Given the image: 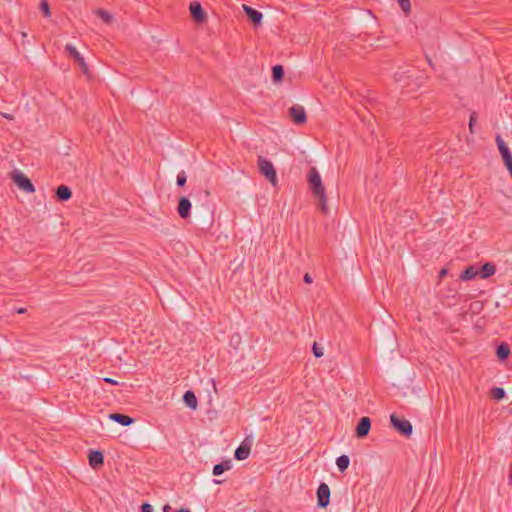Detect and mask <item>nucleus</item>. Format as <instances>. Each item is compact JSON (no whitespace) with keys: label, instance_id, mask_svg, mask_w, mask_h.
I'll use <instances>...</instances> for the list:
<instances>
[{"label":"nucleus","instance_id":"obj_1","mask_svg":"<svg viewBox=\"0 0 512 512\" xmlns=\"http://www.w3.org/2000/svg\"><path fill=\"white\" fill-rule=\"evenodd\" d=\"M308 182H309V186L312 191V194L318 200L317 205H318L319 209L323 213L326 214L328 212L326 192H325V188L322 184L320 174H319L318 170L316 169V167L310 168L309 174H308Z\"/></svg>","mask_w":512,"mask_h":512},{"label":"nucleus","instance_id":"obj_2","mask_svg":"<svg viewBox=\"0 0 512 512\" xmlns=\"http://www.w3.org/2000/svg\"><path fill=\"white\" fill-rule=\"evenodd\" d=\"M396 81H403L407 87L420 88L425 83L426 77L416 70L398 71L394 75Z\"/></svg>","mask_w":512,"mask_h":512},{"label":"nucleus","instance_id":"obj_3","mask_svg":"<svg viewBox=\"0 0 512 512\" xmlns=\"http://www.w3.org/2000/svg\"><path fill=\"white\" fill-rule=\"evenodd\" d=\"M257 163L261 174L275 187L278 179L273 163L263 156L258 157Z\"/></svg>","mask_w":512,"mask_h":512},{"label":"nucleus","instance_id":"obj_4","mask_svg":"<svg viewBox=\"0 0 512 512\" xmlns=\"http://www.w3.org/2000/svg\"><path fill=\"white\" fill-rule=\"evenodd\" d=\"M390 421L392 427L395 430H397L401 435L408 437L412 434V424L408 420L404 418H399L396 414H391Z\"/></svg>","mask_w":512,"mask_h":512},{"label":"nucleus","instance_id":"obj_5","mask_svg":"<svg viewBox=\"0 0 512 512\" xmlns=\"http://www.w3.org/2000/svg\"><path fill=\"white\" fill-rule=\"evenodd\" d=\"M11 178L14 181V183L23 191L27 193H33L35 192V187L31 180L24 175L23 173L19 171H14L11 174Z\"/></svg>","mask_w":512,"mask_h":512},{"label":"nucleus","instance_id":"obj_6","mask_svg":"<svg viewBox=\"0 0 512 512\" xmlns=\"http://www.w3.org/2000/svg\"><path fill=\"white\" fill-rule=\"evenodd\" d=\"M253 445V437L247 436L242 443L236 448L234 457L237 460H245L249 457L251 447Z\"/></svg>","mask_w":512,"mask_h":512},{"label":"nucleus","instance_id":"obj_7","mask_svg":"<svg viewBox=\"0 0 512 512\" xmlns=\"http://www.w3.org/2000/svg\"><path fill=\"white\" fill-rule=\"evenodd\" d=\"M330 502V488L326 483H321L317 489V505L326 508Z\"/></svg>","mask_w":512,"mask_h":512},{"label":"nucleus","instance_id":"obj_8","mask_svg":"<svg viewBox=\"0 0 512 512\" xmlns=\"http://www.w3.org/2000/svg\"><path fill=\"white\" fill-rule=\"evenodd\" d=\"M65 51L74 58V60L77 62V64L80 66L82 72L87 75L88 74V65L85 62V59L82 57V55L77 51V49L71 45L66 44Z\"/></svg>","mask_w":512,"mask_h":512},{"label":"nucleus","instance_id":"obj_9","mask_svg":"<svg viewBox=\"0 0 512 512\" xmlns=\"http://www.w3.org/2000/svg\"><path fill=\"white\" fill-rule=\"evenodd\" d=\"M289 115L292 121L297 125L304 124L307 121L305 109L301 105H293L289 109Z\"/></svg>","mask_w":512,"mask_h":512},{"label":"nucleus","instance_id":"obj_10","mask_svg":"<svg viewBox=\"0 0 512 512\" xmlns=\"http://www.w3.org/2000/svg\"><path fill=\"white\" fill-rule=\"evenodd\" d=\"M496 143H497L498 149L501 153V156H502L505 166L506 167L511 166L512 165V153L510 152L509 148L507 147V145L505 144V142L503 141V139L501 138L500 135L496 136Z\"/></svg>","mask_w":512,"mask_h":512},{"label":"nucleus","instance_id":"obj_11","mask_svg":"<svg viewBox=\"0 0 512 512\" xmlns=\"http://www.w3.org/2000/svg\"><path fill=\"white\" fill-rule=\"evenodd\" d=\"M370 429H371L370 418L367 416L361 417L356 426L355 435H356V437L362 439L368 435Z\"/></svg>","mask_w":512,"mask_h":512},{"label":"nucleus","instance_id":"obj_12","mask_svg":"<svg viewBox=\"0 0 512 512\" xmlns=\"http://www.w3.org/2000/svg\"><path fill=\"white\" fill-rule=\"evenodd\" d=\"M190 210H191V202L190 200L182 196L178 200V206H177V212L179 216L183 219H186L190 216Z\"/></svg>","mask_w":512,"mask_h":512},{"label":"nucleus","instance_id":"obj_13","mask_svg":"<svg viewBox=\"0 0 512 512\" xmlns=\"http://www.w3.org/2000/svg\"><path fill=\"white\" fill-rule=\"evenodd\" d=\"M189 9H190L192 18L196 22H203L206 19V13L203 10V8L199 2L190 3Z\"/></svg>","mask_w":512,"mask_h":512},{"label":"nucleus","instance_id":"obj_14","mask_svg":"<svg viewBox=\"0 0 512 512\" xmlns=\"http://www.w3.org/2000/svg\"><path fill=\"white\" fill-rule=\"evenodd\" d=\"M243 10L246 13L248 19L254 24V25H260L263 19V15L260 11L248 6L243 5Z\"/></svg>","mask_w":512,"mask_h":512},{"label":"nucleus","instance_id":"obj_15","mask_svg":"<svg viewBox=\"0 0 512 512\" xmlns=\"http://www.w3.org/2000/svg\"><path fill=\"white\" fill-rule=\"evenodd\" d=\"M89 464L93 469H97L104 464V455L99 450H92L88 456Z\"/></svg>","mask_w":512,"mask_h":512},{"label":"nucleus","instance_id":"obj_16","mask_svg":"<svg viewBox=\"0 0 512 512\" xmlns=\"http://www.w3.org/2000/svg\"><path fill=\"white\" fill-rule=\"evenodd\" d=\"M109 418L122 426H129L134 423V419L128 415L120 414V413H112L109 415Z\"/></svg>","mask_w":512,"mask_h":512},{"label":"nucleus","instance_id":"obj_17","mask_svg":"<svg viewBox=\"0 0 512 512\" xmlns=\"http://www.w3.org/2000/svg\"><path fill=\"white\" fill-rule=\"evenodd\" d=\"M72 197L71 189L66 185H60L56 189V198L59 201H68Z\"/></svg>","mask_w":512,"mask_h":512},{"label":"nucleus","instance_id":"obj_18","mask_svg":"<svg viewBox=\"0 0 512 512\" xmlns=\"http://www.w3.org/2000/svg\"><path fill=\"white\" fill-rule=\"evenodd\" d=\"M232 468V461L230 459L223 460L222 462L214 465L213 467V475L219 476L225 471H228Z\"/></svg>","mask_w":512,"mask_h":512},{"label":"nucleus","instance_id":"obj_19","mask_svg":"<svg viewBox=\"0 0 512 512\" xmlns=\"http://www.w3.org/2000/svg\"><path fill=\"white\" fill-rule=\"evenodd\" d=\"M496 272V267L494 264L492 263H485L484 265H482V267L480 268V270H478V274L480 275L481 278L483 279H487L489 278L490 276H492L494 273Z\"/></svg>","mask_w":512,"mask_h":512},{"label":"nucleus","instance_id":"obj_20","mask_svg":"<svg viewBox=\"0 0 512 512\" xmlns=\"http://www.w3.org/2000/svg\"><path fill=\"white\" fill-rule=\"evenodd\" d=\"M183 401L192 410H195L197 408L198 401L193 391H186L183 395Z\"/></svg>","mask_w":512,"mask_h":512},{"label":"nucleus","instance_id":"obj_21","mask_svg":"<svg viewBox=\"0 0 512 512\" xmlns=\"http://www.w3.org/2000/svg\"><path fill=\"white\" fill-rule=\"evenodd\" d=\"M478 274V270L474 266H468L460 275V279L463 281H469Z\"/></svg>","mask_w":512,"mask_h":512},{"label":"nucleus","instance_id":"obj_22","mask_svg":"<svg viewBox=\"0 0 512 512\" xmlns=\"http://www.w3.org/2000/svg\"><path fill=\"white\" fill-rule=\"evenodd\" d=\"M509 354H510V348H509V345L506 343L500 344L496 349V355L499 360L507 359Z\"/></svg>","mask_w":512,"mask_h":512},{"label":"nucleus","instance_id":"obj_23","mask_svg":"<svg viewBox=\"0 0 512 512\" xmlns=\"http://www.w3.org/2000/svg\"><path fill=\"white\" fill-rule=\"evenodd\" d=\"M284 77V68L282 65L272 67V79L275 83L281 82Z\"/></svg>","mask_w":512,"mask_h":512},{"label":"nucleus","instance_id":"obj_24","mask_svg":"<svg viewBox=\"0 0 512 512\" xmlns=\"http://www.w3.org/2000/svg\"><path fill=\"white\" fill-rule=\"evenodd\" d=\"M350 464V459L347 455H341L336 459V465L340 472H344Z\"/></svg>","mask_w":512,"mask_h":512},{"label":"nucleus","instance_id":"obj_25","mask_svg":"<svg viewBox=\"0 0 512 512\" xmlns=\"http://www.w3.org/2000/svg\"><path fill=\"white\" fill-rule=\"evenodd\" d=\"M95 14L106 24H110L113 20L112 15L108 11L103 9L95 10Z\"/></svg>","mask_w":512,"mask_h":512},{"label":"nucleus","instance_id":"obj_26","mask_svg":"<svg viewBox=\"0 0 512 512\" xmlns=\"http://www.w3.org/2000/svg\"><path fill=\"white\" fill-rule=\"evenodd\" d=\"M505 390L501 387H494L491 390V397L497 401L502 400L505 397Z\"/></svg>","mask_w":512,"mask_h":512},{"label":"nucleus","instance_id":"obj_27","mask_svg":"<svg viewBox=\"0 0 512 512\" xmlns=\"http://www.w3.org/2000/svg\"><path fill=\"white\" fill-rule=\"evenodd\" d=\"M40 10L43 12L45 17H50L51 11H50V6H49V3L47 0H41Z\"/></svg>","mask_w":512,"mask_h":512},{"label":"nucleus","instance_id":"obj_28","mask_svg":"<svg viewBox=\"0 0 512 512\" xmlns=\"http://www.w3.org/2000/svg\"><path fill=\"white\" fill-rule=\"evenodd\" d=\"M186 181H187V176H186V173L185 171H181L178 175H177V185L179 187H183L185 184H186Z\"/></svg>","mask_w":512,"mask_h":512},{"label":"nucleus","instance_id":"obj_29","mask_svg":"<svg viewBox=\"0 0 512 512\" xmlns=\"http://www.w3.org/2000/svg\"><path fill=\"white\" fill-rule=\"evenodd\" d=\"M401 9L403 10V12L405 13H409L410 10H411V4H410V0H397Z\"/></svg>","mask_w":512,"mask_h":512},{"label":"nucleus","instance_id":"obj_30","mask_svg":"<svg viewBox=\"0 0 512 512\" xmlns=\"http://www.w3.org/2000/svg\"><path fill=\"white\" fill-rule=\"evenodd\" d=\"M312 351L316 358H320L324 354L323 348L319 347L316 342L313 343Z\"/></svg>","mask_w":512,"mask_h":512},{"label":"nucleus","instance_id":"obj_31","mask_svg":"<svg viewBox=\"0 0 512 512\" xmlns=\"http://www.w3.org/2000/svg\"><path fill=\"white\" fill-rule=\"evenodd\" d=\"M476 121H477V113L472 112L470 114V119H469V130L471 133H474V124Z\"/></svg>","mask_w":512,"mask_h":512},{"label":"nucleus","instance_id":"obj_32","mask_svg":"<svg viewBox=\"0 0 512 512\" xmlns=\"http://www.w3.org/2000/svg\"><path fill=\"white\" fill-rule=\"evenodd\" d=\"M141 512H153V508L149 503H144L141 506Z\"/></svg>","mask_w":512,"mask_h":512},{"label":"nucleus","instance_id":"obj_33","mask_svg":"<svg viewBox=\"0 0 512 512\" xmlns=\"http://www.w3.org/2000/svg\"><path fill=\"white\" fill-rule=\"evenodd\" d=\"M303 280H304V282H305V283H307V284L312 283V277H311V275H310L309 273H306V274L304 275Z\"/></svg>","mask_w":512,"mask_h":512},{"label":"nucleus","instance_id":"obj_34","mask_svg":"<svg viewBox=\"0 0 512 512\" xmlns=\"http://www.w3.org/2000/svg\"><path fill=\"white\" fill-rule=\"evenodd\" d=\"M106 383H109V384H112V385H117L118 382L112 378H109V377H106L103 379Z\"/></svg>","mask_w":512,"mask_h":512},{"label":"nucleus","instance_id":"obj_35","mask_svg":"<svg viewBox=\"0 0 512 512\" xmlns=\"http://www.w3.org/2000/svg\"><path fill=\"white\" fill-rule=\"evenodd\" d=\"M175 511L176 510H173V508L169 504H166L163 507V512H175Z\"/></svg>","mask_w":512,"mask_h":512},{"label":"nucleus","instance_id":"obj_36","mask_svg":"<svg viewBox=\"0 0 512 512\" xmlns=\"http://www.w3.org/2000/svg\"><path fill=\"white\" fill-rule=\"evenodd\" d=\"M447 274V269L443 268L439 272V277L442 278Z\"/></svg>","mask_w":512,"mask_h":512},{"label":"nucleus","instance_id":"obj_37","mask_svg":"<svg viewBox=\"0 0 512 512\" xmlns=\"http://www.w3.org/2000/svg\"><path fill=\"white\" fill-rule=\"evenodd\" d=\"M3 117L8 119V120H12L13 119V116L11 114H8V113H3Z\"/></svg>","mask_w":512,"mask_h":512},{"label":"nucleus","instance_id":"obj_38","mask_svg":"<svg viewBox=\"0 0 512 512\" xmlns=\"http://www.w3.org/2000/svg\"><path fill=\"white\" fill-rule=\"evenodd\" d=\"M175 512H191V511L187 508H180V509L176 510Z\"/></svg>","mask_w":512,"mask_h":512},{"label":"nucleus","instance_id":"obj_39","mask_svg":"<svg viewBox=\"0 0 512 512\" xmlns=\"http://www.w3.org/2000/svg\"><path fill=\"white\" fill-rule=\"evenodd\" d=\"M25 312H26V309H25V308H19V309H17V313H18V314H23V313H25Z\"/></svg>","mask_w":512,"mask_h":512},{"label":"nucleus","instance_id":"obj_40","mask_svg":"<svg viewBox=\"0 0 512 512\" xmlns=\"http://www.w3.org/2000/svg\"><path fill=\"white\" fill-rule=\"evenodd\" d=\"M509 484L512 486V470H511V473L509 474Z\"/></svg>","mask_w":512,"mask_h":512},{"label":"nucleus","instance_id":"obj_41","mask_svg":"<svg viewBox=\"0 0 512 512\" xmlns=\"http://www.w3.org/2000/svg\"><path fill=\"white\" fill-rule=\"evenodd\" d=\"M428 61H429V65H430L431 67H434V66H433L432 61H431L430 59H429Z\"/></svg>","mask_w":512,"mask_h":512}]
</instances>
